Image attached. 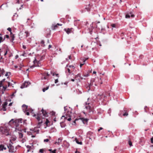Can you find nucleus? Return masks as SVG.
<instances>
[{
    "mask_svg": "<svg viewBox=\"0 0 153 153\" xmlns=\"http://www.w3.org/2000/svg\"><path fill=\"white\" fill-rule=\"evenodd\" d=\"M52 71L50 70L47 71H46L42 74L41 77V79L42 80H48L49 76L51 74H52Z\"/></svg>",
    "mask_w": 153,
    "mask_h": 153,
    "instance_id": "7ed1b4c3",
    "label": "nucleus"
},
{
    "mask_svg": "<svg viewBox=\"0 0 153 153\" xmlns=\"http://www.w3.org/2000/svg\"><path fill=\"white\" fill-rule=\"evenodd\" d=\"M89 98H88V101L87 102H86L85 103V108L88 110L89 112H90L91 110V106L90 105V103L88 102V100H89Z\"/></svg>",
    "mask_w": 153,
    "mask_h": 153,
    "instance_id": "423d86ee",
    "label": "nucleus"
},
{
    "mask_svg": "<svg viewBox=\"0 0 153 153\" xmlns=\"http://www.w3.org/2000/svg\"><path fill=\"white\" fill-rule=\"evenodd\" d=\"M33 146H30L29 145H27L26 146V147L27 149V152H28L30 151V150L32 149V147Z\"/></svg>",
    "mask_w": 153,
    "mask_h": 153,
    "instance_id": "412c9836",
    "label": "nucleus"
},
{
    "mask_svg": "<svg viewBox=\"0 0 153 153\" xmlns=\"http://www.w3.org/2000/svg\"><path fill=\"white\" fill-rule=\"evenodd\" d=\"M124 35L123 33H122L120 35V36H122L121 39H124V37L123 36Z\"/></svg>",
    "mask_w": 153,
    "mask_h": 153,
    "instance_id": "de8ad7c7",
    "label": "nucleus"
},
{
    "mask_svg": "<svg viewBox=\"0 0 153 153\" xmlns=\"http://www.w3.org/2000/svg\"><path fill=\"white\" fill-rule=\"evenodd\" d=\"M7 102H5L2 105V106L3 107H6V106L7 105Z\"/></svg>",
    "mask_w": 153,
    "mask_h": 153,
    "instance_id": "2f4dec72",
    "label": "nucleus"
},
{
    "mask_svg": "<svg viewBox=\"0 0 153 153\" xmlns=\"http://www.w3.org/2000/svg\"><path fill=\"white\" fill-rule=\"evenodd\" d=\"M44 150L43 149H41L39 150V152L41 153L44 152Z\"/></svg>",
    "mask_w": 153,
    "mask_h": 153,
    "instance_id": "c03bdc74",
    "label": "nucleus"
},
{
    "mask_svg": "<svg viewBox=\"0 0 153 153\" xmlns=\"http://www.w3.org/2000/svg\"><path fill=\"white\" fill-rule=\"evenodd\" d=\"M52 75L53 76H54L55 75L57 77H59V75L58 74H55L54 73H53L52 72Z\"/></svg>",
    "mask_w": 153,
    "mask_h": 153,
    "instance_id": "e433bc0d",
    "label": "nucleus"
},
{
    "mask_svg": "<svg viewBox=\"0 0 153 153\" xmlns=\"http://www.w3.org/2000/svg\"><path fill=\"white\" fill-rule=\"evenodd\" d=\"M148 108V107H147V106H145L144 108V110H145V112H147V111H146V109H147Z\"/></svg>",
    "mask_w": 153,
    "mask_h": 153,
    "instance_id": "680f3d73",
    "label": "nucleus"
},
{
    "mask_svg": "<svg viewBox=\"0 0 153 153\" xmlns=\"http://www.w3.org/2000/svg\"><path fill=\"white\" fill-rule=\"evenodd\" d=\"M22 107L24 108H27V106L25 104L23 105H22Z\"/></svg>",
    "mask_w": 153,
    "mask_h": 153,
    "instance_id": "5fc2aeb1",
    "label": "nucleus"
},
{
    "mask_svg": "<svg viewBox=\"0 0 153 153\" xmlns=\"http://www.w3.org/2000/svg\"><path fill=\"white\" fill-rule=\"evenodd\" d=\"M65 115H62L61 118L64 117L65 119H67L68 121H70L71 120V114L72 109L70 107H67L66 106L64 107Z\"/></svg>",
    "mask_w": 153,
    "mask_h": 153,
    "instance_id": "f257e3e1",
    "label": "nucleus"
},
{
    "mask_svg": "<svg viewBox=\"0 0 153 153\" xmlns=\"http://www.w3.org/2000/svg\"><path fill=\"white\" fill-rule=\"evenodd\" d=\"M36 128H35L33 129H30V130L33 131V132H36L37 133H39V130H36Z\"/></svg>",
    "mask_w": 153,
    "mask_h": 153,
    "instance_id": "5701e85b",
    "label": "nucleus"
},
{
    "mask_svg": "<svg viewBox=\"0 0 153 153\" xmlns=\"http://www.w3.org/2000/svg\"><path fill=\"white\" fill-rule=\"evenodd\" d=\"M41 111L42 112L43 116L44 117H48V113L46 112L44 110L43 108H42V109L41 110Z\"/></svg>",
    "mask_w": 153,
    "mask_h": 153,
    "instance_id": "f8f14e48",
    "label": "nucleus"
},
{
    "mask_svg": "<svg viewBox=\"0 0 153 153\" xmlns=\"http://www.w3.org/2000/svg\"><path fill=\"white\" fill-rule=\"evenodd\" d=\"M46 49H45V50H43L42 51V53H45L46 52Z\"/></svg>",
    "mask_w": 153,
    "mask_h": 153,
    "instance_id": "bf43d9fd",
    "label": "nucleus"
},
{
    "mask_svg": "<svg viewBox=\"0 0 153 153\" xmlns=\"http://www.w3.org/2000/svg\"><path fill=\"white\" fill-rule=\"evenodd\" d=\"M22 48L25 49L26 48V46L25 45H23L22 46Z\"/></svg>",
    "mask_w": 153,
    "mask_h": 153,
    "instance_id": "69168bd1",
    "label": "nucleus"
},
{
    "mask_svg": "<svg viewBox=\"0 0 153 153\" xmlns=\"http://www.w3.org/2000/svg\"><path fill=\"white\" fill-rule=\"evenodd\" d=\"M75 140H76V142L78 144H80V145H82V142H81V141L79 142L78 141V140L76 138L75 139Z\"/></svg>",
    "mask_w": 153,
    "mask_h": 153,
    "instance_id": "a878e982",
    "label": "nucleus"
},
{
    "mask_svg": "<svg viewBox=\"0 0 153 153\" xmlns=\"http://www.w3.org/2000/svg\"><path fill=\"white\" fill-rule=\"evenodd\" d=\"M9 82L6 81L5 79H2L0 81V88L2 87L4 90H6L7 88L9 87Z\"/></svg>",
    "mask_w": 153,
    "mask_h": 153,
    "instance_id": "f03ea898",
    "label": "nucleus"
},
{
    "mask_svg": "<svg viewBox=\"0 0 153 153\" xmlns=\"http://www.w3.org/2000/svg\"><path fill=\"white\" fill-rule=\"evenodd\" d=\"M79 77V78H80L79 79H78V80H79V81H80V79L82 80V79H83V78L82 76H81V74L79 73L78 74L76 75L75 76L74 78L76 79V78H77V77Z\"/></svg>",
    "mask_w": 153,
    "mask_h": 153,
    "instance_id": "a211bd4d",
    "label": "nucleus"
},
{
    "mask_svg": "<svg viewBox=\"0 0 153 153\" xmlns=\"http://www.w3.org/2000/svg\"><path fill=\"white\" fill-rule=\"evenodd\" d=\"M111 26L112 27H115L116 25H115V24H113L111 25Z\"/></svg>",
    "mask_w": 153,
    "mask_h": 153,
    "instance_id": "0e129e2a",
    "label": "nucleus"
},
{
    "mask_svg": "<svg viewBox=\"0 0 153 153\" xmlns=\"http://www.w3.org/2000/svg\"><path fill=\"white\" fill-rule=\"evenodd\" d=\"M30 83L28 82L25 81L21 86V88H23L27 87Z\"/></svg>",
    "mask_w": 153,
    "mask_h": 153,
    "instance_id": "9d476101",
    "label": "nucleus"
},
{
    "mask_svg": "<svg viewBox=\"0 0 153 153\" xmlns=\"http://www.w3.org/2000/svg\"><path fill=\"white\" fill-rule=\"evenodd\" d=\"M79 120V119H76L74 121V122H73L74 123V124H76V121L77 120Z\"/></svg>",
    "mask_w": 153,
    "mask_h": 153,
    "instance_id": "13d9d810",
    "label": "nucleus"
},
{
    "mask_svg": "<svg viewBox=\"0 0 153 153\" xmlns=\"http://www.w3.org/2000/svg\"><path fill=\"white\" fill-rule=\"evenodd\" d=\"M86 87L88 90L89 91L90 90V85H89V83H88L86 85Z\"/></svg>",
    "mask_w": 153,
    "mask_h": 153,
    "instance_id": "c85d7f7f",
    "label": "nucleus"
},
{
    "mask_svg": "<svg viewBox=\"0 0 153 153\" xmlns=\"http://www.w3.org/2000/svg\"><path fill=\"white\" fill-rule=\"evenodd\" d=\"M131 16V14H130V13H128L126 14V18H129Z\"/></svg>",
    "mask_w": 153,
    "mask_h": 153,
    "instance_id": "c9c22d12",
    "label": "nucleus"
},
{
    "mask_svg": "<svg viewBox=\"0 0 153 153\" xmlns=\"http://www.w3.org/2000/svg\"><path fill=\"white\" fill-rule=\"evenodd\" d=\"M25 36L26 37H27L29 36V33L28 31H25Z\"/></svg>",
    "mask_w": 153,
    "mask_h": 153,
    "instance_id": "72a5a7b5",
    "label": "nucleus"
},
{
    "mask_svg": "<svg viewBox=\"0 0 153 153\" xmlns=\"http://www.w3.org/2000/svg\"><path fill=\"white\" fill-rule=\"evenodd\" d=\"M7 30L10 32V34H12V33L11 32V29L10 27H8L7 29Z\"/></svg>",
    "mask_w": 153,
    "mask_h": 153,
    "instance_id": "a18cd8bd",
    "label": "nucleus"
},
{
    "mask_svg": "<svg viewBox=\"0 0 153 153\" xmlns=\"http://www.w3.org/2000/svg\"><path fill=\"white\" fill-rule=\"evenodd\" d=\"M86 10L88 12H89L90 11V8L89 7H86L84 10H82V13L84 12Z\"/></svg>",
    "mask_w": 153,
    "mask_h": 153,
    "instance_id": "4be33fe9",
    "label": "nucleus"
},
{
    "mask_svg": "<svg viewBox=\"0 0 153 153\" xmlns=\"http://www.w3.org/2000/svg\"><path fill=\"white\" fill-rule=\"evenodd\" d=\"M1 110L3 111H6L7 110V109L6 108V107L2 106V108L1 109Z\"/></svg>",
    "mask_w": 153,
    "mask_h": 153,
    "instance_id": "79ce46f5",
    "label": "nucleus"
},
{
    "mask_svg": "<svg viewBox=\"0 0 153 153\" xmlns=\"http://www.w3.org/2000/svg\"><path fill=\"white\" fill-rule=\"evenodd\" d=\"M12 123V126H15L16 127H17L19 126V124L17 123H16V121L14 120L13 119H12L9 122V124H11Z\"/></svg>",
    "mask_w": 153,
    "mask_h": 153,
    "instance_id": "1a4fd4ad",
    "label": "nucleus"
},
{
    "mask_svg": "<svg viewBox=\"0 0 153 153\" xmlns=\"http://www.w3.org/2000/svg\"><path fill=\"white\" fill-rule=\"evenodd\" d=\"M58 82V79H55V83H57Z\"/></svg>",
    "mask_w": 153,
    "mask_h": 153,
    "instance_id": "e2e57ef3",
    "label": "nucleus"
},
{
    "mask_svg": "<svg viewBox=\"0 0 153 153\" xmlns=\"http://www.w3.org/2000/svg\"><path fill=\"white\" fill-rule=\"evenodd\" d=\"M3 42V38L1 36L0 37V43Z\"/></svg>",
    "mask_w": 153,
    "mask_h": 153,
    "instance_id": "603ef678",
    "label": "nucleus"
},
{
    "mask_svg": "<svg viewBox=\"0 0 153 153\" xmlns=\"http://www.w3.org/2000/svg\"><path fill=\"white\" fill-rule=\"evenodd\" d=\"M11 75V73L10 72H7L5 74V76H10Z\"/></svg>",
    "mask_w": 153,
    "mask_h": 153,
    "instance_id": "c756f323",
    "label": "nucleus"
},
{
    "mask_svg": "<svg viewBox=\"0 0 153 153\" xmlns=\"http://www.w3.org/2000/svg\"><path fill=\"white\" fill-rule=\"evenodd\" d=\"M103 129V128H102V127H100V128L99 129H98V131H100L101 130H102Z\"/></svg>",
    "mask_w": 153,
    "mask_h": 153,
    "instance_id": "338daca9",
    "label": "nucleus"
},
{
    "mask_svg": "<svg viewBox=\"0 0 153 153\" xmlns=\"http://www.w3.org/2000/svg\"><path fill=\"white\" fill-rule=\"evenodd\" d=\"M33 62V63H34V64H35L36 65V64L37 63V61L36 60V59L35 58V59L34 60ZM36 66H37L36 65Z\"/></svg>",
    "mask_w": 153,
    "mask_h": 153,
    "instance_id": "ea45409f",
    "label": "nucleus"
},
{
    "mask_svg": "<svg viewBox=\"0 0 153 153\" xmlns=\"http://www.w3.org/2000/svg\"><path fill=\"white\" fill-rule=\"evenodd\" d=\"M62 24H59V23H57L56 25H53L52 26L51 28L53 30H54L58 27V25L62 26Z\"/></svg>",
    "mask_w": 153,
    "mask_h": 153,
    "instance_id": "ddd939ff",
    "label": "nucleus"
},
{
    "mask_svg": "<svg viewBox=\"0 0 153 153\" xmlns=\"http://www.w3.org/2000/svg\"><path fill=\"white\" fill-rule=\"evenodd\" d=\"M60 126L62 128H64L65 126V124L63 122H61L60 123Z\"/></svg>",
    "mask_w": 153,
    "mask_h": 153,
    "instance_id": "bb28decb",
    "label": "nucleus"
},
{
    "mask_svg": "<svg viewBox=\"0 0 153 153\" xmlns=\"http://www.w3.org/2000/svg\"><path fill=\"white\" fill-rule=\"evenodd\" d=\"M19 137L20 138H22L23 137V134L21 132H19Z\"/></svg>",
    "mask_w": 153,
    "mask_h": 153,
    "instance_id": "7c9ffc66",
    "label": "nucleus"
},
{
    "mask_svg": "<svg viewBox=\"0 0 153 153\" xmlns=\"http://www.w3.org/2000/svg\"><path fill=\"white\" fill-rule=\"evenodd\" d=\"M26 121H27L26 120H23L22 122H23V124H26Z\"/></svg>",
    "mask_w": 153,
    "mask_h": 153,
    "instance_id": "052dcab7",
    "label": "nucleus"
},
{
    "mask_svg": "<svg viewBox=\"0 0 153 153\" xmlns=\"http://www.w3.org/2000/svg\"><path fill=\"white\" fill-rule=\"evenodd\" d=\"M68 64H67L65 68V72L66 73L70 74L72 72V71L71 70L70 68L68 67Z\"/></svg>",
    "mask_w": 153,
    "mask_h": 153,
    "instance_id": "6e6552de",
    "label": "nucleus"
},
{
    "mask_svg": "<svg viewBox=\"0 0 153 153\" xmlns=\"http://www.w3.org/2000/svg\"><path fill=\"white\" fill-rule=\"evenodd\" d=\"M50 122L49 120L47 119H46V121L45 123V124H46L47 126H48L49 125H48V123Z\"/></svg>",
    "mask_w": 153,
    "mask_h": 153,
    "instance_id": "f704fd0d",
    "label": "nucleus"
},
{
    "mask_svg": "<svg viewBox=\"0 0 153 153\" xmlns=\"http://www.w3.org/2000/svg\"><path fill=\"white\" fill-rule=\"evenodd\" d=\"M68 67L70 68L72 72L74 70L75 68V67L73 65H68Z\"/></svg>",
    "mask_w": 153,
    "mask_h": 153,
    "instance_id": "aec40b11",
    "label": "nucleus"
},
{
    "mask_svg": "<svg viewBox=\"0 0 153 153\" xmlns=\"http://www.w3.org/2000/svg\"><path fill=\"white\" fill-rule=\"evenodd\" d=\"M16 123H17L19 125H20L21 123H22L23 121V119L20 118L17 120H15Z\"/></svg>",
    "mask_w": 153,
    "mask_h": 153,
    "instance_id": "4468645a",
    "label": "nucleus"
},
{
    "mask_svg": "<svg viewBox=\"0 0 153 153\" xmlns=\"http://www.w3.org/2000/svg\"><path fill=\"white\" fill-rule=\"evenodd\" d=\"M9 129L6 126L1 127H0V133L7 136L9 134Z\"/></svg>",
    "mask_w": 153,
    "mask_h": 153,
    "instance_id": "39448f33",
    "label": "nucleus"
},
{
    "mask_svg": "<svg viewBox=\"0 0 153 153\" xmlns=\"http://www.w3.org/2000/svg\"><path fill=\"white\" fill-rule=\"evenodd\" d=\"M41 114L42 113H41V112L40 111H39L37 113V116H41Z\"/></svg>",
    "mask_w": 153,
    "mask_h": 153,
    "instance_id": "a19ab883",
    "label": "nucleus"
},
{
    "mask_svg": "<svg viewBox=\"0 0 153 153\" xmlns=\"http://www.w3.org/2000/svg\"><path fill=\"white\" fill-rule=\"evenodd\" d=\"M62 139L60 138H59L58 139L57 141L54 144H57L58 145H59L60 144V143L62 141Z\"/></svg>",
    "mask_w": 153,
    "mask_h": 153,
    "instance_id": "6ab92c4d",
    "label": "nucleus"
},
{
    "mask_svg": "<svg viewBox=\"0 0 153 153\" xmlns=\"http://www.w3.org/2000/svg\"><path fill=\"white\" fill-rule=\"evenodd\" d=\"M5 38H9V36L8 35H6L4 36V39H5Z\"/></svg>",
    "mask_w": 153,
    "mask_h": 153,
    "instance_id": "8fccbe9b",
    "label": "nucleus"
},
{
    "mask_svg": "<svg viewBox=\"0 0 153 153\" xmlns=\"http://www.w3.org/2000/svg\"><path fill=\"white\" fill-rule=\"evenodd\" d=\"M41 46L43 47H45V41L44 40H42L40 42Z\"/></svg>",
    "mask_w": 153,
    "mask_h": 153,
    "instance_id": "393cba45",
    "label": "nucleus"
},
{
    "mask_svg": "<svg viewBox=\"0 0 153 153\" xmlns=\"http://www.w3.org/2000/svg\"><path fill=\"white\" fill-rule=\"evenodd\" d=\"M89 76V74L88 73L87 74H84V75H83V76H85V77H88V76Z\"/></svg>",
    "mask_w": 153,
    "mask_h": 153,
    "instance_id": "49530a36",
    "label": "nucleus"
},
{
    "mask_svg": "<svg viewBox=\"0 0 153 153\" xmlns=\"http://www.w3.org/2000/svg\"><path fill=\"white\" fill-rule=\"evenodd\" d=\"M130 14H131V17L132 18H133L134 16V15L132 14L131 12L130 13Z\"/></svg>",
    "mask_w": 153,
    "mask_h": 153,
    "instance_id": "864d4df0",
    "label": "nucleus"
},
{
    "mask_svg": "<svg viewBox=\"0 0 153 153\" xmlns=\"http://www.w3.org/2000/svg\"><path fill=\"white\" fill-rule=\"evenodd\" d=\"M79 120H81L84 124H87L88 119L83 118H81L79 119Z\"/></svg>",
    "mask_w": 153,
    "mask_h": 153,
    "instance_id": "9b49d317",
    "label": "nucleus"
},
{
    "mask_svg": "<svg viewBox=\"0 0 153 153\" xmlns=\"http://www.w3.org/2000/svg\"><path fill=\"white\" fill-rule=\"evenodd\" d=\"M16 137L15 136H14L12 137L11 138V139L10 140V141L11 140V142H12L11 141H14L16 140Z\"/></svg>",
    "mask_w": 153,
    "mask_h": 153,
    "instance_id": "b1692460",
    "label": "nucleus"
},
{
    "mask_svg": "<svg viewBox=\"0 0 153 153\" xmlns=\"http://www.w3.org/2000/svg\"><path fill=\"white\" fill-rule=\"evenodd\" d=\"M7 53V49L5 51L4 53V56H5Z\"/></svg>",
    "mask_w": 153,
    "mask_h": 153,
    "instance_id": "09e8293b",
    "label": "nucleus"
},
{
    "mask_svg": "<svg viewBox=\"0 0 153 153\" xmlns=\"http://www.w3.org/2000/svg\"><path fill=\"white\" fill-rule=\"evenodd\" d=\"M49 88V86H47L45 88H44L42 89V91L43 92H45L46 90L48 89Z\"/></svg>",
    "mask_w": 153,
    "mask_h": 153,
    "instance_id": "473e14b6",
    "label": "nucleus"
},
{
    "mask_svg": "<svg viewBox=\"0 0 153 153\" xmlns=\"http://www.w3.org/2000/svg\"><path fill=\"white\" fill-rule=\"evenodd\" d=\"M41 117V116H37V117H36V118L37 120L39 121L40 120V117Z\"/></svg>",
    "mask_w": 153,
    "mask_h": 153,
    "instance_id": "58836bf2",
    "label": "nucleus"
},
{
    "mask_svg": "<svg viewBox=\"0 0 153 153\" xmlns=\"http://www.w3.org/2000/svg\"><path fill=\"white\" fill-rule=\"evenodd\" d=\"M13 143L12 142H10L7 145V146L9 149V152L10 153H14L16 151V147L14 148V146H13Z\"/></svg>",
    "mask_w": 153,
    "mask_h": 153,
    "instance_id": "20e7f679",
    "label": "nucleus"
},
{
    "mask_svg": "<svg viewBox=\"0 0 153 153\" xmlns=\"http://www.w3.org/2000/svg\"><path fill=\"white\" fill-rule=\"evenodd\" d=\"M6 147L2 144H0V151H3L4 150H6Z\"/></svg>",
    "mask_w": 153,
    "mask_h": 153,
    "instance_id": "f3484780",
    "label": "nucleus"
},
{
    "mask_svg": "<svg viewBox=\"0 0 153 153\" xmlns=\"http://www.w3.org/2000/svg\"><path fill=\"white\" fill-rule=\"evenodd\" d=\"M49 141V140L48 139H44V142H48Z\"/></svg>",
    "mask_w": 153,
    "mask_h": 153,
    "instance_id": "3c124183",
    "label": "nucleus"
},
{
    "mask_svg": "<svg viewBox=\"0 0 153 153\" xmlns=\"http://www.w3.org/2000/svg\"><path fill=\"white\" fill-rule=\"evenodd\" d=\"M87 136L90 139H91L92 138H94L95 135L92 132L89 131L87 133Z\"/></svg>",
    "mask_w": 153,
    "mask_h": 153,
    "instance_id": "0eeeda50",
    "label": "nucleus"
},
{
    "mask_svg": "<svg viewBox=\"0 0 153 153\" xmlns=\"http://www.w3.org/2000/svg\"><path fill=\"white\" fill-rule=\"evenodd\" d=\"M72 29V28H68L67 29L66 28H65L64 30L68 34H69L71 32Z\"/></svg>",
    "mask_w": 153,
    "mask_h": 153,
    "instance_id": "2eb2a0df",
    "label": "nucleus"
},
{
    "mask_svg": "<svg viewBox=\"0 0 153 153\" xmlns=\"http://www.w3.org/2000/svg\"><path fill=\"white\" fill-rule=\"evenodd\" d=\"M26 114L27 115H29L30 114L29 112H27L26 113Z\"/></svg>",
    "mask_w": 153,
    "mask_h": 153,
    "instance_id": "774afa93",
    "label": "nucleus"
},
{
    "mask_svg": "<svg viewBox=\"0 0 153 153\" xmlns=\"http://www.w3.org/2000/svg\"><path fill=\"white\" fill-rule=\"evenodd\" d=\"M10 37L11 38V40L13 41L14 39L15 36L12 33V34H10Z\"/></svg>",
    "mask_w": 153,
    "mask_h": 153,
    "instance_id": "cd10ccee",
    "label": "nucleus"
},
{
    "mask_svg": "<svg viewBox=\"0 0 153 153\" xmlns=\"http://www.w3.org/2000/svg\"><path fill=\"white\" fill-rule=\"evenodd\" d=\"M13 83H12L9 82V84H9L10 85H9V87L10 86H12L13 87V85L15 83V82H13Z\"/></svg>",
    "mask_w": 153,
    "mask_h": 153,
    "instance_id": "4c0bfd02",
    "label": "nucleus"
},
{
    "mask_svg": "<svg viewBox=\"0 0 153 153\" xmlns=\"http://www.w3.org/2000/svg\"><path fill=\"white\" fill-rule=\"evenodd\" d=\"M128 144L130 146H132V143L130 140H129L128 141Z\"/></svg>",
    "mask_w": 153,
    "mask_h": 153,
    "instance_id": "37998d69",
    "label": "nucleus"
},
{
    "mask_svg": "<svg viewBox=\"0 0 153 153\" xmlns=\"http://www.w3.org/2000/svg\"><path fill=\"white\" fill-rule=\"evenodd\" d=\"M124 113L123 114V115L124 116H127L128 115V112L126 108H124L123 111H122Z\"/></svg>",
    "mask_w": 153,
    "mask_h": 153,
    "instance_id": "dca6fc26",
    "label": "nucleus"
},
{
    "mask_svg": "<svg viewBox=\"0 0 153 153\" xmlns=\"http://www.w3.org/2000/svg\"><path fill=\"white\" fill-rule=\"evenodd\" d=\"M56 149H54L53 151H52L51 153H56Z\"/></svg>",
    "mask_w": 153,
    "mask_h": 153,
    "instance_id": "6e6d98bb",
    "label": "nucleus"
},
{
    "mask_svg": "<svg viewBox=\"0 0 153 153\" xmlns=\"http://www.w3.org/2000/svg\"><path fill=\"white\" fill-rule=\"evenodd\" d=\"M6 90H4V88H2V91H1V94H4V91H5Z\"/></svg>",
    "mask_w": 153,
    "mask_h": 153,
    "instance_id": "4d7b16f0",
    "label": "nucleus"
}]
</instances>
